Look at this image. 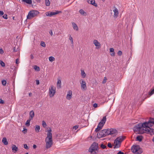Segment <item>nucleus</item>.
I'll list each match as a JSON object with an SVG mask.
<instances>
[{
    "label": "nucleus",
    "mask_w": 154,
    "mask_h": 154,
    "mask_svg": "<svg viewBox=\"0 0 154 154\" xmlns=\"http://www.w3.org/2000/svg\"><path fill=\"white\" fill-rule=\"evenodd\" d=\"M88 3L96 7L97 6V4L95 3L94 0H87Z\"/></svg>",
    "instance_id": "ddd939ff"
},
{
    "label": "nucleus",
    "mask_w": 154,
    "mask_h": 154,
    "mask_svg": "<svg viewBox=\"0 0 154 154\" xmlns=\"http://www.w3.org/2000/svg\"><path fill=\"white\" fill-rule=\"evenodd\" d=\"M109 51L110 52H114V49L113 48H110L109 49Z\"/></svg>",
    "instance_id": "603ef678"
},
{
    "label": "nucleus",
    "mask_w": 154,
    "mask_h": 154,
    "mask_svg": "<svg viewBox=\"0 0 154 154\" xmlns=\"http://www.w3.org/2000/svg\"><path fill=\"white\" fill-rule=\"evenodd\" d=\"M100 147L103 149H104L106 147V146L103 144H101L100 145Z\"/></svg>",
    "instance_id": "58836bf2"
},
{
    "label": "nucleus",
    "mask_w": 154,
    "mask_h": 154,
    "mask_svg": "<svg viewBox=\"0 0 154 154\" xmlns=\"http://www.w3.org/2000/svg\"><path fill=\"white\" fill-rule=\"evenodd\" d=\"M47 137L45 139V140H47L48 139H52V134L51 133L52 130L51 129L49 128V129L47 130Z\"/></svg>",
    "instance_id": "0eeeda50"
},
{
    "label": "nucleus",
    "mask_w": 154,
    "mask_h": 154,
    "mask_svg": "<svg viewBox=\"0 0 154 154\" xmlns=\"http://www.w3.org/2000/svg\"><path fill=\"white\" fill-rule=\"evenodd\" d=\"M37 147V146L35 145V144H34L33 146V149H35Z\"/></svg>",
    "instance_id": "69168bd1"
},
{
    "label": "nucleus",
    "mask_w": 154,
    "mask_h": 154,
    "mask_svg": "<svg viewBox=\"0 0 154 154\" xmlns=\"http://www.w3.org/2000/svg\"><path fill=\"white\" fill-rule=\"evenodd\" d=\"M4 53V51L1 48H0V54H2Z\"/></svg>",
    "instance_id": "5fc2aeb1"
},
{
    "label": "nucleus",
    "mask_w": 154,
    "mask_h": 154,
    "mask_svg": "<svg viewBox=\"0 0 154 154\" xmlns=\"http://www.w3.org/2000/svg\"><path fill=\"white\" fill-rule=\"evenodd\" d=\"M104 131V129H103L98 133L97 134V137L100 138L105 137Z\"/></svg>",
    "instance_id": "423d86ee"
},
{
    "label": "nucleus",
    "mask_w": 154,
    "mask_h": 154,
    "mask_svg": "<svg viewBox=\"0 0 154 154\" xmlns=\"http://www.w3.org/2000/svg\"><path fill=\"white\" fill-rule=\"evenodd\" d=\"M106 121V116H104L101 122H100L98 124V125L99 126L103 127V125L105 124Z\"/></svg>",
    "instance_id": "1a4fd4ad"
},
{
    "label": "nucleus",
    "mask_w": 154,
    "mask_h": 154,
    "mask_svg": "<svg viewBox=\"0 0 154 154\" xmlns=\"http://www.w3.org/2000/svg\"><path fill=\"white\" fill-rule=\"evenodd\" d=\"M105 136L110 135V129H104Z\"/></svg>",
    "instance_id": "aec40b11"
},
{
    "label": "nucleus",
    "mask_w": 154,
    "mask_h": 154,
    "mask_svg": "<svg viewBox=\"0 0 154 154\" xmlns=\"http://www.w3.org/2000/svg\"><path fill=\"white\" fill-rule=\"evenodd\" d=\"M121 143L118 140H116L115 139L114 142V146L113 148L114 149L118 148L119 147L121 146Z\"/></svg>",
    "instance_id": "6e6552de"
},
{
    "label": "nucleus",
    "mask_w": 154,
    "mask_h": 154,
    "mask_svg": "<svg viewBox=\"0 0 154 154\" xmlns=\"http://www.w3.org/2000/svg\"><path fill=\"white\" fill-rule=\"evenodd\" d=\"M106 77H104V79L103 80V81L102 82V83L103 84H104V83H105L106 82Z\"/></svg>",
    "instance_id": "864d4df0"
},
{
    "label": "nucleus",
    "mask_w": 154,
    "mask_h": 154,
    "mask_svg": "<svg viewBox=\"0 0 154 154\" xmlns=\"http://www.w3.org/2000/svg\"><path fill=\"white\" fill-rule=\"evenodd\" d=\"M154 94V88L152 90H151L150 91H149L148 93V95L149 96H148V97H149L150 96L152 95L153 94Z\"/></svg>",
    "instance_id": "cd10ccee"
},
{
    "label": "nucleus",
    "mask_w": 154,
    "mask_h": 154,
    "mask_svg": "<svg viewBox=\"0 0 154 154\" xmlns=\"http://www.w3.org/2000/svg\"><path fill=\"white\" fill-rule=\"evenodd\" d=\"M93 106L94 108H96L97 106V104L96 103H95L93 104Z\"/></svg>",
    "instance_id": "4d7b16f0"
},
{
    "label": "nucleus",
    "mask_w": 154,
    "mask_h": 154,
    "mask_svg": "<svg viewBox=\"0 0 154 154\" xmlns=\"http://www.w3.org/2000/svg\"><path fill=\"white\" fill-rule=\"evenodd\" d=\"M55 88L53 86H51V88L49 89V94H51L52 96H50V97H52L54 95L55 93Z\"/></svg>",
    "instance_id": "9d476101"
},
{
    "label": "nucleus",
    "mask_w": 154,
    "mask_h": 154,
    "mask_svg": "<svg viewBox=\"0 0 154 154\" xmlns=\"http://www.w3.org/2000/svg\"><path fill=\"white\" fill-rule=\"evenodd\" d=\"M72 92L70 90L68 92V94L66 95V98L67 99L69 100L72 97Z\"/></svg>",
    "instance_id": "2eb2a0df"
},
{
    "label": "nucleus",
    "mask_w": 154,
    "mask_h": 154,
    "mask_svg": "<svg viewBox=\"0 0 154 154\" xmlns=\"http://www.w3.org/2000/svg\"><path fill=\"white\" fill-rule=\"evenodd\" d=\"M152 125L149 124L148 122H143V123H140L135 126L133 128L135 133L138 134H143L145 132V129L146 128L152 127Z\"/></svg>",
    "instance_id": "f257e3e1"
},
{
    "label": "nucleus",
    "mask_w": 154,
    "mask_h": 154,
    "mask_svg": "<svg viewBox=\"0 0 154 154\" xmlns=\"http://www.w3.org/2000/svg\"><path fill=\"white\" fill-rule=\"evenodd\" d=\"M78 127H79L78 125H75V126L73 127V129H75V130H76L78 128Z\"/></svg>",
    "instance_id": "8fccbe9b"
},
{
    "label": "nucleus",
    "mask_w": 154,
    "mask_h": 154,
    "mask_svg": "<svg viewBox=\"0 0 154 154\" xmlns=\"http://www.w3.org/2000/svg\"><path fill=\"white\" fill-rule=\"evenodd\" d=\"M62 12L61 11H56L55 12H54V15L59 14V13H61Z\"/></svg>",
    "instance_id": "4c0bfd02"
},
{
    "label": "nucleus",
    "mask_w": 154,
    "mask_h": 154,
    "mask_svg": "<svg viewBox=\"0 0 154 154\" xmlns=\"http://www.w3.org/2000/svg\"><path fill=\"white\" fill-rule=\"evenodd\" d=\"M5 103L4 101L2 99H0V103L3 104Z\"/></svg>",
    "instance_id": "6e6d98bb"
},
{
    "label": "nucleus",
    "mask_w": 154,
    "mask_h": 154,
    "mask_svg": "<svg viewBox=\"0 0 154 154\" xmlns=\"http://www.w3.org/2000/svg\"><path fill=\"white\" fill-rule=\"evenodd\" d=\"M39 12L36 10H32L30 11L28 13L27 16V19H31L32 18L36 16Z\"/></svg>",
    "instance_id": "20e7f679"
},
{
    "label": "nucleus",
    "mask_w": 154,
    "mask_h": 154,
    "mask_svg": "<svg viewBox=\"0 0 154 154\" xmlns=\"http://www.w3.org/2000/svg\"><path fill=\"white\" fill-rule=\"evenodd\" d=\"M81 74L82 78H84L86 76V74L84 71L82 70H81Z\"/></svg>",
    "instance_id": "7c9ffc66"
},
{
    "label": "nucleus",
    "mask_w": 154,
    "mask_h": 154,
    "mask_svg": "<svg viewBox=\"0 0 154 154\" xmlns=\"http://www.w3.org/2000/svg\"><path fill=\"white\" fill-rule=\"evenodd\" d=\"M103 127H102L101 126H99L98 125H97V128L99 129V130H100L101 129H102Z\"/></svg>",
    "instance_id": "e2e57ef3"
},
{
    "label": "nucleus",
    "mask_w": 154,
    "mask_h": 154,
    "mask_svg": "<svg viewBox=\"0 0 154 154\" xmlns=\"http://www.w3.org/2000/svg\"><path fill=\"white\" fill-rule=\"evenodd\" d=\"M23 131L22 132L24 134H25L27 132V129L26 128H23Z\"/></svg>",
    "instance_id": "09e8293b"
},
{
    "label": "nucleus",
    "mask_w": 154,
    "mask_h": 154,
    "mask_svg": "<svg viewBox=\"0 0 154 154\" xmlns=\"http://www.w3.org/2000/svg\"><path fill=\"white\" fill-rule=\"evenodd\" d=\"M148 122L149 125L152 124L154 125V119L153 118H150Z\"/></svg>",
    "instance_id": "5701e85b"
},
{
    "label": "nucleus",
    "mask_w": 154,
    "mask_h": 154,
    "mask_svg": "<svg viewBox=\"0 0 154 154\" xmlns=\"http://www.w3.org/2000/svg\"><path fill=\"white\" fill-rule=\"evenodd\" d=\"M40 45L44 47H45L46 46V45L45 43L43 41L41 42Z\"/></svg>",
    "instance_id": "c9c22d12"
},
{
    "label": "nucleus",
    "mask_w": 154,
    "mask_h": 154,
    "mask_svg": "<svg viewBox=\"0 0 154 154\" xmlns=\"http://www.w3.org/2000/svg\"><path fill=\"white\" fill-rule=\"evenodd\" d=\"M12 149L13 151H15V152L18 150V148L15 145H13L12 147Z\"/></svg>",
    "instance_id": "c85d7f7f"
},
{
    "label": "nucleus",
    "mask_w": 154,
    "mask_h": 154,
    "mask_svg": "<svg viewBox=\"0 0 154 154\" xmlns=\"http://www.w3.org/2000/svg\"><path fill=\"white\" fill-rule=\"evenodd\" d=\"M49 13L50 15V17H51L54 15V12L50 11V13Z\"/></svg>",
    "instance_id": "a18cd8bd"
},
{
    "label": "nucleus",
    "mask_w": 154,
    "mask_h": 154,
    "mask_svg": "<svg viewBox=\"0 0 154 154\" xmlns=\"http://www.w3.org/2000/svg\"><path fill=\"white\" fill-rule=\"evenodd\" d=\"M2 85L4 86H5L6 84V80H3L2 81Z\"/></svg>",
    "instance_id": "e433bc0d"
},
{
    "label": "nucleus",
    "mask_w": 154,
    "mask_h": 154,
    "mask_svg": "<svg viewBox=\"0 0 154 154\" xmlns=\"http://www.w3.org/2000/svg\"><path fill=\"white\" fill-rule=\"evenodd\" d=\"M40 129V126L38 125H36L35 128V131L37 133H38Z\"/></svg>",
    "instance_id": "bb28decb"
},
{
    "label": "nucleus",
    "mask_w": 154,
    "mask_h": 154,
    "mask_svg": "<svg viewBox=\"0 0 154 154\" xmlns=\"http://www.w3.org/2000/svg\"><path fill=\"white\" fill-rule=\"evenodd\" d=\"M69 40H70L71 41L72 43L73 44V41L72 38L71 37V35H70L69 36Z\"/></svg>",
    "instance_id": "c03bdc74"
},
{
    "label": "nucleus",
    "mask_w": 154,
    "mask_h": 154,
    "mask_svg": "<svg viewBox=\"0 0 154 154\" xmlns=\"http://www.w3.org/2000/svg\"><path fill=\"white\" fill-rule=\"evenodd\" d=\"M1 66L3 67L4 66H5V64L2 61H1Z\"/></svg>",
    "instance_id": "37998d69"
},
{
    "label": "nucleus",
    "mask_w": 154,
    "mask_h": 154,
    "mask_svg": "<svg viewBox=\"0 0 154 154\" xmlns=\"http://www.w3.org/2000/svg\"><path fill=\"white\" fill-rule=\"evenodd\" d=\"M107 146L109 148H111L112 147L111 143H109L107 144Z\"/></svg>",
    "instance_id": "79ce46f5"
},
{
    "label": "nucleus",
    "mask_w": 154,
    "mask_h": 154,
    "mask_svg": "<svg viewBox=\"0 0 154 154\" xmlns=\"http://www.w3.org/2000/svg\"><path fill=\"white\" fill-rule=\"evenodd\" d=\"M79 12L80 13L82 14L83 15H86V13L84 11V10L82 9H81L79 11Z\"/></svg>",
    "instance_id": "c756f323"
},
{
    "label": "nucleus",
    "mask_w": 154,
    "mask_h": 154,
    "mask_svg": "<svg viewBox=\"0 0 154 154\" xmlns=\"http://www.w3.org/2000/svg\"><path fill=\"white\" fill-rule=\"evenodd\" d=\"M3 14V12L2 11H0V16H2Z\"/></svg>",
    "instance_id": "052dcab7"
},
{
    "label": "nucleus",
    "mask_w": 154,
    "mask_h": 154,
    "mask_svg": "<svg viewBox=\"0 0 154 154\" xmlns=\"http://www.w3.org/2000/svg\"><path fill=\"white\" fill-rule=\"evenodd\" d=\"M122 54V52L121 51H119L118 52V54L119 56H121Z\"/></svg>",
    "instance_id": "3c124183"
},
{
    "label": "nucleus",
    "mask_w": 154,
    "mask_h": 154,
    "mask_svg": "<svg viewBox=\"0 0 154 154\" xmlns=\"http://www.w3.org/2000/svg\"><path fill=\"white\" fill-rule=\"evenodd\" d=\"M131 150L133 153L136 154H140L143 152L142 149L138 145H133L131 147Z\"/></svg>",
    "instance_id": "7ed1b4c3"
},
{
    "label": "nucleus",
    "mask_w": 154,
    "mask_h": 154,
    "mask_svg": "<svg viewBox=\"0 0 154 154\" xmlns=\"http://www.w3.org/2000/svg\"><path fill=\"white\" fill-rule=\"evenodd\" d=\"M110 135L115 134H117V131L116 129L114 128L110 129Z\"/></svg>",
    "instance_id": "f8f14e48"
},
{
    "label": "nucleus",
    "mask_w": 154,
    "mask_h": 154,
    "mask_svg": "<svg viewBox=\"0 0 154 154\" xmlns=\"http://www.w3.org/2000/svg\"><path fill=\"white\" fill-rule=\"evenodd\" d=\"M32 120L30 119H29L27 120L26 122V125L27 126H29L30 125V121Z\"/></svg>",
    "instance_id": "473e14b6"
},
{
    "label": "nucleus",
    "mask_w": 154,
    "mask_h": 154,
    "mask_svg": "<svg viewBox=\"0 0 154 154\" xmlns=\"http://www.w3.org/2000/svg\"><path fill=\"white\" fill-rule=\"evenodd\" d=\"M72 24L74 29L76 31H78V28L76 24L73 22H72Z\"/></svg>",
    "instance_id": "6ab92c4d"
},
{
    "label": "nucleus",
    "mask_w": 154,
    "mask_h": 154,
    "mask_svg": "<svg viewBox=\"0 0 154 154\" xmlns=\"http://www.w3.org/2000/svg\"><path fill=\"white\" fill-rule=\"evenodd\" d=\"M143 137L141 136H138L136 137V140L141 142L143 139Z\"/></svg>",
    "instance_id": "a878e982"
},
{
    "label": "nucleus",
    "mask_w": 154,
    "mask_h": 154,
    "mask_svg": "<svg viewBox=\"0 0 154 154\" xmlns=\"http://www.w3.org/2000/svg\"><path fill=\"white\" fill-rule=\"evenodd\" d=\"M49 13H50V11L47 12H46L45 14L47 16L50 17Z\"/></svg>",
    "instance_id": "de8ad7c7"
},
{
    "label": "nucleus",
    "mask_w": 154,
    "mask_h": 154,
    "mask_svg": "<svg viewBox=\"0 0 154 154\" xmlns=\"http://www.w3.org/2000/svg\"><path fill=\"white\" fill-rule=\"evenodd\" d=\"M23 146L24 148L26 149H29V147L26 144H24L23 145Z\"/></svg>",
    "instance_id": "a19ab883"
},
{
    "label": "nucleus",
    "mask_w": 154,
    "mask_h": 154,
    "mask_svg": "<svg viewBox=\"0 0 154 154\" xmlns=\"http://www.w3.org/2000/svg\"><path fill=\"white\" fill-rule=\"evenodd\" d=\"M19 63V60L18 59H17L16 60V64H18Z\"/></svg>",
    "instance_id": "13d9d810"
},
{
    "label": "nucleus",
    "mask_w": 154,
    "mask_h": 154,
    "mask_svg": "<svg viewBox=\"0 0 154 154\" xmlns=\"http://www.w3.org/2000/svg\"><path fill=\"white\" fill-rule=\"evenodd\" d=\"M100 131V130H99V129H98V128H96L95 130V131L96 132H98V131Z\"/></svg>",
    "instance_id": "774afa93"
},
{
    "label": "nucleus",
    "mask_w": 154,
    "mask_h": 154,
    "mask_svg": "<svg viewBox=\"0 0 154 154\" xmlns=\"http://www.w3.org/2000/svg\"><path fill=\"white\" fill-rule=\"evenodd\" d=\"M46 144V148L48 149L51 147L53 144L52 139H48L47 140H45Z\"/></svg>",
    "instance_id": "39448f33"
},
{
    "label": "nucleus",
    "mask_w": 154,
    "mask_h": 154,
    "mask_svg": "<svg viewBox=\"0 0 154 154\" xmlns=\"http://www.w3.org/2000/svg\"><path fill=\"white\" fill-rule=\"evenodd\" d=\"M36 84L37 85H38L39 84V82L38 80H37L36 81Z\"/></svg>",
    "instance_id": "0e129e2a"
},
{
    "label": "nucleus",
    "mask_w": 154,
    "mask_h": 154,
    "mask_svg": "<svg viewBox=\"0 0 154 154\" xmlns=\"http://www.w3.org/2000/svg\"><path fill=\"white\" fill-rule=\"evenodd\" d=\"M114 9L113 10V12L114 13L115 17H117L119 14V12L117 9L115 7H114Z\"/></svg>",
    "instance_id": "a211bd4d"
},
{
    "label": "nucleus",
    "mask_w": 154,
    "mask_h": 154,
    "mask_svg": "<svg viewBox=\"0 0 154 154\" xmlns=\"http://www.w3.org/2000/svg\"><path fill=\"white\" fill-rule=\"evenodd\" d=\"M54 57L52 56H51L49 58V60L50 61L52 62L54 60Z\"/></svg>",
    "instance_id": "f704fd0d"
},
{
    "label": "nucleus",
    "mask_w": 154,
    "mask_h": 154,
    "mask_svg": "<svg viewBox=\"0 0 154 154\" xmlns=\"http://www.w3.org/2000/svg\"><path fill=\"white\" fill-rule=\"evenodd\" d=\"M93 42L95 45L96 46H98L100 45V43L96 40H94Z\"/></svg>",
    "instance_id": "393cba45"
},
{
    "label": "nucleus",
    "mask_w": 154,
    "mask_h": 154,
    "mask_svg": "<svg viewBox=\"0 0 154 154\" xmlns=\"http://www.w3.org/2000/svg\"><path fill=\"white\" fill-rule=\"evenodd\" d=\"M145 130V132L146 131L147 133H149L151 134H154V129L150 128L149 127L146 128Z\"/></svg>",
    "instance_id": "9b49d317"
},
{
    "label": "nucleus",
    "mask_w": 154,
    "mask_h": 154,
    "mask_svg": "<svg viewBox=\"0 0 154 154\" xmlns=\"http://www.w3.org/2000/svg\"><path fill=\"white\" fill-rule=\"evenodd\" d=\"M21 1L22 2L29 4H31L32 2V0H21Z\"/></svg>",
    "instance_id": "4be33fe9"
},
{
    "label": "nucleus",
    "mask_w": 154,
    "mask_h": 154,
    "mask_svg": "<svg viewBox=\"0 0 154 154\" xmlns=\"http://www.w3.org/2000/svg\"><path fill=\"white\" fill-rule=\"evenodd\" d=\"M34 69L35 71H39L40 69L39 67L36 65H34Z\"/></svg>",
    "instance_id": "2f4dec72"
},
{
    "label": "nucleus",
    "mask_w": 154,
    "mask_h": 154,
    "mask_svg": "<svg viewBox=\"0 0 154 154\" xmlns=\"http://www.w3.org/2000/svg\"><path fill=\"white\" fill-rule=\"evenodd\" d=\"M3 17L5 19H7L8 18L7 15V14H4L3 15Z\"/></svg>",
    "instance_id": "49530a36"
},
{
    "label": "nucleus",
    "mask_w": 154,
    "mask_h": 154,
    "mask_svg": "<svg viewBox=\"0 0 154 154\" xmlns=\"http://www.w3.org/2000/svg\"><path fill=\"white\" fill-rule=\"evenodd\" d=\"M42 125L43 127L44 128H45L46 126V123L44 121H43L42 122Z\"/></svg>",
    "instance_id": "ea45409f"
},
{
    "label": "nucleus",
    "mask_w": 154,
    "mask_h": 154,
    "mask_svg": "<svg viewBox=\"0 0 154 154\" xmlns=\"http://www.w3.org/2000/svg\"><path fill=\"white\" fill-rule=\"evenodd\" d=\"M45 4L46 6H49L50 5V2L49 0H45Z\"/></svg>",
    "instance_id": "72a5a7b5"
},
{
    "label": "nucleus",
    "mask_w": 154,
    "mask_h": 154,
    "mask_svg": "<svg viewBox=\"0 0 154 154\" xmlns=\"http://www.w3.org/2000/svg\"><path fill=\"white\" fill-rule=\"evenodd\" d=\"M98 144L96 142H94L90 147L88 151L91 154H97L98 152Z\"/></svg>",
    "instance_id": "f03ea898"
},
{
    "label": "nucleus",
    "mask_w": 154,
    "mask_h": 154,
    "mask_svg": "<svg viewBox=\"0 0 154 154\" xmlns=\"http://www.w3.org/2000/svg\"><path fill=\"white\" fill-rule=\"evenodd\" d=\"M61 80L60 79H58V81L57 83V88H60L61 87Z\"/></svg>",
    "instance_id": "b1692460"
},
{
    "label": "nucleus",
    "mask_w": 154,
    "mask_h": 154,
    "mask_svg": "<svg viewBox=\"0 0 154 154\" xmlns=\"http://www.w3.org/2000/svg\"><path fill=\"white\" fill-rule=\"evenodd\" d=\"M49 33L51 35H53L52 32L51 30L49 32Z\"/></svg>",
    "instance_id": "338daca9"
},
{
    "label": "nucleus",
    "mask_w": 154,
    "mask_h": 154,
    "mask_svg": "<svg viewBox=\"0 0 154 154\" xmlns=\"http://www.w3.org/2000/svg\"><path fill=\"white\" fill-rule=\"evenodd\" d=\"M2 142L5 145H7L8 144V143L7 140V139L6 137H3L2 139Z\"/></svg>",
    "instance_id": "412c9836"
},
{
    "label": "nucleus",
    "mask_w": 154,
    "mask_h": 154,
    "mask_svg": "<svg viewBox=\"0 0 154 154\" xmlns=\"http://www.w3.org/2000/svg\"><path fill=\"white\" fill-rule=\"evenodd\" d=\"M125 137L123 136H120L117 137L116 139V140H118L120 142V143L123 141V140L125 139Z\"/></svg>",
    "instance_id": "dca6fc26"
},
{
    "label": "nucleus",
    "mask_w": 154,
    "mask_h": 154,
    "mask_svg": "<svg viewBox=\"0 0 154 154\" xmlns=\"http://www.w3.org/2000/svg\"><path fill=\"white\" fill-rule=\"evenodd\" d=\"M112 53L110 54V55L111 56H114L115 55V53L114 52H111Z\"/></svg>",
    "instance_id": "680f3d73"
},
{
    "label": "nucleus",
    "mask_w": 154,
    "mask_h": 154,
    "mask_svg": "<svg viewBox=\"0 0 154 154\" xmlns=\"http://www.w3.org/2000/svg\"><path fill=\"white\" fill-rule=\"evenodd\" d=\"M117 154H124L123 152H122L121 151H119L117 153Z\"/></svg>",
    "instance_id": "bf43d9fd"
},
{
    "label": "nucleus",
    "mask_w": 154,
    "mask_h": 154,
    "mask_svg": "<svg viewBox=\"0 0 154 154\" xmlns=\"http://www.w3.org/2000/svg\"><path fill=\"white\" fill-rule=\"evenodd\" d=\"M80 83L81 84V87L82 88L85 89V88H86L85 82L83 80H82Z\"/></svg>",
    "instance_id": "4468645a"
},
{
    "label": "nucleus",
    "mask_w": 154,
    "mask_h": 154,
    "mask_svg": "<svg viewBox=\"0 0 154 154\" xmlns=\"http://www.w3.org/2000/svg\"><path fill=\"white\" fill-rule=\"evenodd\" d=\"M29 115V119L32 120L34 116V113L33 110H32L30 112Z\"/></svg>",
    "instance_id": "f3484780"
}]
</instances>
